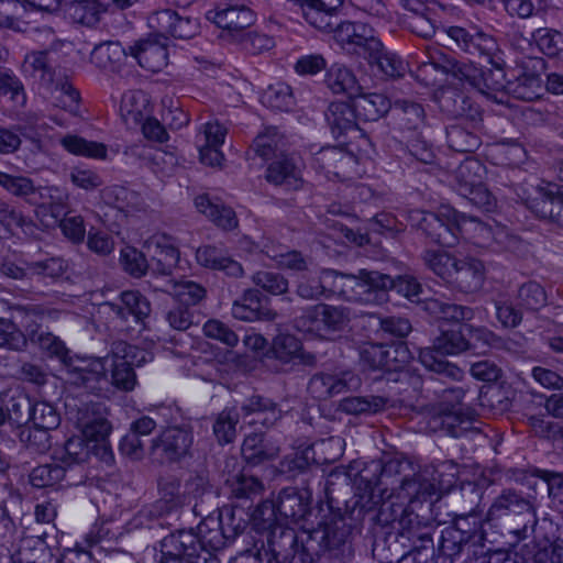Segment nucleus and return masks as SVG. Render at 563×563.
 <instances>
[{
    "label": "nucleus",
    "instance_id": "36",
    "mask_svg": "<svg viewBox=\"0 0 563 563\" xmlns=\"http://www.w3.org/2000/svg\"><path fill=\"white\" fill-rule=\"evenodd\" d=\"M100 199L108 206L123 212L139 211L144 201L141 195L122 185H110L100 190Z\"/></svg>",
    "mask_w": 563,
    "mask_h": 563
},
{
    "label": "nucleus",
    "instance_id": "8",
    "mask_svg": "<svg viewBox=\"0 0 563 563\" xmlns=\"http://www.w3.org/2000/svg\"><path fill=\"white\" fill-rule=\"evenodd\" d=\"M312 489L303 487L283 488L276 501H265L258 508V512L267 522H284V525L300 523L310 512Z\"/></svg>",
    "mask_w": 563,
    "mask_h": 563
},
{
    "label": "nucleus",
    "instance_id": "62",
    "mask_svg": "<svg viewBox=\"0 0 563 563\" xmlns=\"http://www.w3.org/2000/svg\"><path fill=\"white\" fill-rule=\"evenodd\" d=\"M462 238L472 240L477 246H490V234L493 222H483L475 217L462 213L461 219Z\"/></svg>",
    "mask_w": 563,
    "mask_h": 563
},
{
    "label": "nucleus",
    "instance_id": "23",
    "mask_svg": "<svg viewBox=\"0 0 563 563\" xmlns=\"http://www.w3.org/2000/svg\"><path fill=\"white\" fill-rule=\"evenodd\" d=\"M361 378L353 372L338 374L318 373L309 382L308 390L316 399L324 400L344 391L357 389Z\"/></svg>",
    "mask_w": 563,
    "mask_h": 563
},
{
    "label": "nucleus",
    "instance_id": "2",
    "mask_svg": "<svg viewBox=\"0 0 563 563\" xmlns=\"http://www.w3.org/2000/svg\"><path fill=\"white\" fill-rule=\"evenodd\" d=\"M495 316L505 329H515L523 320V313H534L548 305L544 287L537 280L519 284L512 294L498 292L494 299Z\"/></svg>",
    "mask_w": 563,
    "mask_h": 563
},
{
    "label": "nucleus",
    "instance_id": "17",
    "mask_svg": "<svg viewBox=\"0 0 563 563\" xmlns=\"http://www.w3.org/2000/svg\"><path fill=\"white\" fill-rule=\"evenodd\" d=\"M428 66H432L443 74L452 75L455 79L467 82L472 87H482V82L486 80L475 63L457 60L437 47L428 51L426 59L420 62L419 69L422 70Z\"/></svg>",
    "mask_w": 563,
    "mask_h": 563
},
{
    "label": "nucleus",
    "instance_id": "40",
    "mask_svg": "<svg viewBox=\"0 0 563 563\" xmlns=\"http://www.w3.org/2000/svg\"><path fill=\"white\" fill-rule=\"evenodd\" d=\"M197 210L223 230H233L238 227L234 210L223 203L216 202L208 195H200L195 199Z\"/></svg>",
    "mask_w": 563,
    "mask_h": 563
},
{
    "label": "nucleus",
    "instance_id": "6",
    "mask_svg": "<svg viewBox=\"0 0 563 563\" xmlns=\"http://www.w3.org/2000/svg\"><path fill=\"white\" fill-rule=\"evenodd\" d=\"M487 516L489 519L508 516L520 518L521 525L510 530L517 542L531 537L538 522L531 497L510 488L504 489L494 499Z\"/></svg>",
    "mask_w": 563,
    "mask_h": 563
},
{
    "label": "nucleus",
    "instance_id": "20",
    "mask_svg": "<svg viewBox=\"0 0 563 563\" xmlns=\"http://www.w3.org/2000/svg\"><path fill=\"white\" fill-rule=\"evenodd\" d=\"M395 503L388 494L383 492L378 484L367 485L366 482L361 481V476H357V486L354 496L346 503V511L349 519L353 522H361L365 515L377 510L376 518L383 504Z\"/></svg>",
    "mask_w": 563,
    "mask_h": 563
},
{
    "label": "nucleus",
    "instance_id": "9",
    "mask_svg": "<svg viewBox=\"0 0 563 563\" xmlns=\"http://www.w3.org/2000/svg\"><path fill=\"white\" fill-rule=\"evenodd\" d=\"M390 285L389 275L360 269L357 274L341 273L339 296L350 301L382 305L387 301L384 289Z\"/></svg>",
    "mask_w": 563,
    "mask_h": 563
},
{
    "label": "nucleus",
    "instance_id": "55",
    "mask_svg": "<svg viewBox=\"0 0 563 563\" xmlns=\"http://www.w3.org/2000/svg\"><path fill=\"white\" fill-rule=\"evenodd\" d=\"M0 97H7L16 108L25 106L27 96L22 80L9 67L0 66Z\"/></svg>",
    "mask_w": 563,
    "mask_h": 563
},
{
    "label": "nucleus",
    "instance_id": "51",
    "mask_svg": "<svg viewBox=\"0 0 563 563\" xmlns=\"http://www.w3.org/2000/svg\"><path fill=\"white\" fill-rule=\"evenodd\" d=\"M60 145L74 155L92 159H107L108 148L103 143L88 141L78 135L67 134L62 137Z\"/></svg>",
    "mask_w": 563,
    "mask_h": 563
},
{
    "label": "nucleus",
    "instance_id": "5",
    "mask_svg": "<svg viewBox=\"0 0 563 563\" xmlns=\"http://www.w3.org/2000/svg\"><path fill=\"white\" fill-rule=\"evenodd\" d=\"M462 212L450 206H441L437 212L415 210L410 220L431 242L445 247H453L462 238Z\"/></svg>",
    "mask_w": 563,
    "mask_h": 563
},
{
    "label": "nucleus",
    "instance_id": "41",
    "mask_svg": "<svg viewBox=\"0 0 563 563\" xmlns=\"http://www.w3.org/2000/svg\"><path fill=\"white\" fill-rule=\"evenodd\" d=\"M285 140L276 128H267L253 141L251 148L246 152L247 158L260 156L267 161L283 154Z\"/></svg>",
    "mask_w": 563,
    "mask_h": 563
},
{
    "label": "nucleus",
    "instance_id": "48",
    "mask_svg": "<svg viewBox=\"0 0 563 563\" xmlns=\"http://www.w3.org/2000/svg\"><path fill=\"white\" fill-rule=\"evenodd\" d=\"M89 440L81 435H73L54 452V459L65 465L85 464L90 455Z\"/></svg>",
    "mask_w": 563,
    "mask_h": 563
},
{
    "label": "nucleus",
    "instance_id": "13",
    "mask_svg": "<svg viewBox=\"0 0 563 563\" xmlns=\"http://www.w3.org/2000/svg\"><path fill=\"white\" fill-rule=\"evenodd\" d=\"M410 358V352L404 344L386 345L364 343L358 347L360 365L371 371L405 373L402 368Z\"/></svg>",
    "mask_w": 563,
    "mask_h": 563
},
{
    "label": "nucleus",
    "instance_id": "29",
    "mask_svg": "<svg viewBox=\"0 0 563 563\" xmlns=\"http://www.w3.org/2000/svg\"><path fill=\"white\" fill-rule=\"evenodd\" d=\"M484 280L483 262L474 257H465L456 260V265L448 283L462 292H473L482 288Z\"/></svg>",
    "mask_w": 563,
    "mask_h": 563
},
{
    "label": "nucleus",
    "instance_id": "1",
    "mask_svg": "<svg viewBox=\"0 0 563 563\" xmlns=\"http://www.w3.org/2000/svg\"><path fill=\"white\" fill-rule=\"evenodd\" d=\"M378 522L387 526L394 525L402 545L408 547L409 553H421L423 550L433 551L434 519L413 511L412 508H404L397 503L383 504Z\"/></svg>",
    "mask_w": 563,
    "mask_h": 563
},
{
    "label": "nucleus",
    "instance_id": "37",
    "mask_svg": "<svg viewBox=\"0 0 563 563\" xmlns=\"http://www.w3.org/2000/svg\"><path fill=\"white\" fill-rule=\"evenodd\" d=\"M148 99L142 90H128L121 95L119 113L130 129L139 126L147 114Z\"/></svg>",
    "mask_w": 563,
    "mask_h": 563
},
{
    "label": "nucleus",
    "instance_id": "57",
    "mask_svg": "<svg viewBox=\"0 0 563 563\" xmlns=\"http://www.w3.org/2000/svg\"><path fill=\"white\" fill-rule=\"evenodd\" d=\"M0 187L14 197L22 198L30 203H36L33 197L37 192V187L26 176L0 170Z\"/></svg>",
    "mask_w": 563,
    "mask_h": 563
},
{
    "label": "nucleus",
    "instance_id": "31",
    "mask_svg": "<svg viewBox=\"0 0 563 563\" xmlns=\"http://www.w3.org/2000/svg\"><path fill=\"white\" fill-rule=\"evenodd\" d=\"M159 552L163 555L187 556L190 559L206 558L208 552L200 553L197 533L190 529L170 532L159 541Z\"/></svg>",
    "mask_w": 563,
    "mask_h": 563
},
{
    "label": "nucleus",
    "instance_id": "38",
    "mask_svg": "<svg viewBox=\"0 0 563 563\" xmlns=\"http://www.w3.org/2000/svg\"><path fill=\"white\" fill-rule=\"evenodd\" d=\"M244 418L253 416L249 423H261L264 427H272L282 417V410L277 405L262 396H252L241 407Z\"/></svg>",
    "mask_w": 563,
    "mask_h": 563
},
{
    "label": "nucleus",
    "instance_id": "53",
    "mask_svg": "<svg viewBox=\"0 0 563 563\" xmlns=\"http://www.w3.org/2000/svg\"><path fill=\"white\" fill-rule=\"evenodd\" d=\"M365 59L389 78L402 77L407 70V64L402 58L396 53L385 49L382 42L377 53H369Z\"/></svg>",
    "mask_w": 563,
    "mask_h": 563
},
{
    "label": "nucleus",
    "instance_id": "14",
    "mask_svg": "<svg viewBox=\"0 0 563 563\" xmlns=\"http://www.w3.org/2000/svg\"><path fill=\"white\" fill-rule=\"evenodd\" d=\"M207 19L228 35L239 40L255 22L254 12L241 0H227L206 13Z\"/></svg>",
    "mask_w": 563,
    "mask_h": 563
},
{
    "label": "nucleus",
    "instance_id": "28",
    "mask_svg": "<svg viewBox=\"0 0 563 563\" xmlns=\"http://www.w3.org/2000/svg\"><path fill=\"white\" fill-rule=\"evenodd\" d=\"M21 70L25 77L34 79L46 90H53L58 78L64 75L60 69L53 66L46 49L26 54Z\"/></svg>",
    "mask_w": 563,
    "mask_h": 563
},
{
    "label": "nucleus",
    "instance_id": "61",
    "mask_svg": "<svg viewBox=\"0 0 563 563\" xmlns=\"http://www.w3.org/2000/svg\"><path fill=\"white\" fill-rule=\"evenodd\" d=\"M467 331V340L472 343L471 350L477 347V343L486 347L501 349L511 351L515 342L510 339H503L485 327H474L472 324H464Z\"/></svg>",
    "mask_w": 563,
    "mask_h": 563
},
{
    "label": "nucleus",
    "instance_id": "16",
    "mask_svg": "<svg viewBox=\"0 0 563 563\" xmlns=\"http://www.w3.org/2000/svg\"><path fill=\"white\" fill-rule=\"evenodd\" d=\"M333 33L335 41L344 51L364 58L369 53H377L380 46V40L366 23L340 20Z\"/></svg>",
    "mask_w": 563,
    "mask_h": 563
},
{
    "label": "nucleus",
    "instance_id": "33",
    "mask_svg": "<svg viewBox=\"0 0 563 563\" xmlns=\"http://www.w3.org/2000/svg\"><path fill=\"white\" fill-rule=\"evenodd\" d=\"M21 0H0V29L26 33L33 23V12Z\"/></svg>",
    "mask_w": 563,
    "mask_h": 563
},
{
    "label": "nucleus",
    "instance_id": "18",
    "mask_svg": "<svg viewBox=\"0 0 563 563\" xmlns=\"http://www.w3.org/2000/svg\"><path fill=\"white\" fill-rule=\"evenodd\" d=\"M192 431L186 427H169L152 441V454L161 462H179L190 456Z\"/></svg>",
    "mask_w": 563,
    "mask_h": 563
},
{
    "label": "nucleus",
    "instance_id": "12",
    "mask_svg": "<svg viewBox=\"0 0 563 563\" xmlns=\"http://www.w3.org/2000/svg\"><path fill=\"white\" fill-rule=\"evenodd\" d=\"M518 199L538 218L563 227V188L549 185L534 189V196L525 187L516 189Z\"/></svg>",
    "mask_w": 563,
    "mask_h": 563
},
{
    "label": "nucleus",
    "instance_id": "22",
    "mask_svg": "<svg viewBox=\"0 0 563 563\" xmlns=\"http://www.w3.org/2000/svg\"><path fill=\"white\" fill-rule=\"evenodd\" d=\"M438 478L429 477V471L405 475L397 486L394 498L404 508H412L417 503H424L437 493Z\"/></svg>",
    "mask_w": 563,
    "mask_h": 563
},
{
    "label": "nucleus",
    "instance_id": "46",
    "mask_svg": "<svg viewBox=\"0 0 563 563\" xmlns=\"http://www.w3.org/2000/svg\"><path fill=\"white\" fill-rule=\"evenodd\" d=\"M387 399L382 396H350L341 399L339 410L352 416H372L385 410Z\"/></svg>",
    "mask_w": 563,
    "mask_h": 563
},
{
    "label": "nucleus",
    "instance_id": "45",
    "mask_svg": "<svg viewBox=\"0 0 563 563\" xmlns=\"http://www.w3.org/2000/svg\"><path fill=\"white\" fill-rule=\"evenodd\" d=\"M485 176V165L474 157H467L455 170L454 179L457 194L470 192V188L479 186L484 181Z\"/></svg>",
    "mask_w": 563,
    "mask_h": 563
},
{
    "label": "nucleus",
    "instance_id": "4",
    "mask_svg": "<svg viewBox=\"0 0 563 563\" xmlns=\"http://www.w3.org/2000/svg\"><path fill=\"white\" fill-rule=\"evenodd\" d=\"M464 324L442 328L434 339L432 347L421 349L420 363L430 372L453 380H461L463 372L455 364L444 360V355H457L471 350L472 343L464 333Z\"/></svg>",
    "mask_w": 563,
    "mask_h": 563
},
{
    "label": "nucleus",
    "instance_id": "27",
    "mask_svg": "<svg viewBox=\"0 0 563 563\" xmlns=\"http://www.w3.org/2000/svg\"><path fill=\"white\" fill-rule=\"evenodd\" d=\"M266 179L286 191L299 190L303 185L301 168L294 155L282 154L275 157L266 169Z\"/></svg>",
    "mask_w": 563,
    "mask_h": 563
},
{
    "label": "nucleus",
    "instance_id": "19",
    "mask_svg": "<svg viewBox=\"0 0 563 563\" xmlns=\"http://www.w3.org/2000/svg\"><path fill=\"white\" fill-rule=\"evenodd\" d=\"M148 25L156 30L166 41L167 36L189 40L199 33V22L196 18L164 9L148 16Z\"/></svg>",
    "mask_w": 563,
    "mask_h": 563
},
{
    "label": "nucleus",
    "instance_id": "52",
    "mask_svg": "<svg viewBox=\"0 0 563 563\" xmlns=\"http://www.w3.org/2000/svg\"><path fill=\"white\" fill-rule=\"evenodd\" d=\"M55 104L69 114L77 117L80 112V93L73 86L68 76L64 74L54 85L53 90Z\"/></svg>",
    "mask_w": 563,
    "mask_h": 563
},
{
    "label": "nucleus",
    "instance_id": "43",
    "mask_svg": "<svg viewBox=\"0 0 563 563\" xmlns=\"http://www.w3.org/2000/svg\"><path fill=\"white\" fill-rule=\"evenodd\" d=\"M446 143L454 152L473 153L481 146L482 140L466 122L461 121L446 128Z\"/></svg>",
    "mask_w": 563,
    "mask_h": 563
},
{
    "label": "nucleus",
    "instance_id": "35",
    "mask_svg": "<svg viewBox=\"0 0 563 563\" xmlns=\"http://www.w3.org/2000/svg\"><path fill=\"white\" fill-rule=\"evenodd\" d=\"M358 121L374 122L391 110V101L383 93L360 90L352 97Z\"/></svg>",
    "mask_w": 563,
    "mask_h": 563
},
{
    "label": "nucleus",
    "instance_id": "59",
    "mask_svg": "<svg viewBox=\"0 0 563 563\" xmlns=\"http://www.w3.org/2000/svg\"><path fill=\"white\" fill-rule=\"evenodd\" d=\"M429 423L432 430L442 431L453 438L465 437L471 431V422L454 412L433 416Z\"/></svg>",
    "mask_w": 563,
    "mask_h": 563
},
{
    "label": "nucleus",
    "instance_id": "24",
    "mask_svg": "<svg viewBox=\"0 0 563 563\" xmlns=\"http://www.w3.org/2000/svg\"><path fill=\"white\" fill-rule=\"evenodd\" d=\"M467 519H460L454 527H448L442 531L439 543V555L446 558L451 563L462 553L465 545L476 544L484 539L483 532L474 529H466Z\"/></svg>",
    "mask_w": 563,
    "mask_h": 563
},
{
    "label": "nucleus",
    "instance_id": "42",
    "mask_svg": "<svg viewBox=\"0 0 563 563\" xmlns=\"http://www.w3.org/2000/svg\"><path fill=\"white\" fill-rule=\"evenodd\" d=\"M327 87L336 95H346L352 99L355 93L362 90L353 71L342 64H333L325 74Z\"/></svg>",
    "mask_w": 563,
    "mask_h": 563
},
{
    "label": "nucleus",
    "instance_id": "50",
    "mask_svg": "<svg viewBox=\"0 0 563 563\" xmlns=\"http://www.w3.org/2000/svg\"><path fill=\"white\" fill-rule=\"evenodd\" d=\"M426 310L440 319L457 323V325L462 321L474 318V310L471 307L444 301L439 298L426 300Z\"/></svg>",
    "mask_w": 563,
    "mask_h": 563
},
{
    "label": "nucleus",
    "instance_id": "15",
    "mask_svg": "<svg viewBox=\"0 0 563 563\" xmlns=\"http://www.w3.org/2000/svg\"><path fill=\"white\" fill-rule=\"evenodd\" d=\"M406 471H411V464L404 459L394 456L387 460L371 461L362 471L360 476L362 482L367 485L378 484L388 497L394 498L397 486L405 475Z\"/></svg>",
    "mask_w": 563,
    "mask_h": 563
},
{
    "label": "nucleus",
    "instance_id": "10",
    "mask_svg": "<svg viewBox=\"0 0 563 563\" xmlns=\"http://www.w3.org/2000/svg\"><path fill=\"white\" fill-rule=\"evenodd\" d=\"M108 309L122 331H142L151 316L152 307L150 300L137 290L122 291L113 301L102 305Z\"/></svg>",
    "mask_w": 563,
    "mask_h": 563
},
{
    "label": "nucleus",
    "instance_id": "7",
    "mask_svg": "<svg viewBox=\"0 0 563 563\" xmlns=\"http://www.w3.org/2000/svg\"><path fill=\"white\" fill-rule=\"evenodd\" d=\"M107 360L108 357L78 355L71 352L62 364L66 382L84 388L89 394L101 395L109 384Z\"/></svg>",
    "mask_w": 563,
    "mask_h": 563
},
{
    "label": "nucleus",
    "instance_id": "60",
    "mask_svg": "<svg viewBox=\"0 0 563 563\" xmlns=\"http://www.w3.org/2000/svg\"><path fill=\"white\" fill-rule=\"evenodd\" d=\"M69 19L87 26H93L99 22L101 4L97 0H75L66 9Z\"/></svg>",
    "mask_w": 563,
    "mask_h": 563
},
{
    "label": "nucleus",
    "instance_id": "64",
    "mask_svg": "<svg viewBox=\"0 0 563 563\" xmlns=\"http://www.w3.org/2000/svg\"><path fill=\"white\" fill-rule=\"evenodd\" d=\"M262 103L273 110L289 111L295 104L292 90L285 82L271 85L262 95Z\"/></svg>",
    "mask_w": 563,
    "mask_h": 563
},
{
    "label": "nucleus",
    "instance_id": "26",
    "mask_svg": "<svg viewBox=\"0 0 563 563\" xmlns=\"http://www.w3.org/2000/svg\"><path fill=\"white\" fill-rule=\"evenodd\" d=\"M129 51L142 68L153 73L162 70L168 63L167 44L158 33L139 40Z\"/></svg>",
    "mask_w": 563,
    "mask_h": 563
},
{
    "label": "nucleus",
    "instance_id": "49",
    "mask_svg": "<svg viewBox=\"0 0 563 563\" xmlns=\"http://www.w3.org/2000/svg\"><path fill=\"white\" fill-rule=\"evenodd\" d=\"M143 249L151 257L150 261H164L167 267H176L179 261V251L166 234L152 235L144 242Z\"/></svg>",
    "mask_w": 563,
    "mask_h": 563
},
{
    "label": "nucleus",
    "instance_id": "32",
    "mask_svg": "<svg viewBox=\"0 0 563 563\" xmlns=\"http://www.w3.org/2000/svg\"><path fill=\"white\" fill-rule=\"evenodd\" d=\"M232 316L241 321L274 320L277 313L264 305L263 296L257 289H247L231 309Z\"/></svg>",
    "mask_w": 563,
    "mask_h": 563
},
{
    "label": "nucleus",
    "instance_id": "30",
    "mask_svg": "<svg viewBox=\"0 0 563 563\" xmlns=\"http://www.w3.org/2000/svg\"><path fill=\"white\" fill-rule=\"evenodd\" d=\"M197 263L208 269L219 271L228 277L240 278L244 269L240 262L232 258L228 252L220 246L202 245L196 250Z\"/></svg>",
    "mask_w": 563,
    "mask_h": 563
},
{
    "label": "nucleus",
    "instance_id": "56",
    "mask_svg": "<svg viewBox=\"0 0 563 563\" xmlns=\"http://www.w3.org/2000/svg\"><path fill=\"white\" fill-rule=\"evenodd\" d=\"M532 40L538 49L558 60H563V34L551 27H539L532 32Z\"/></svg>",
    "mask_w": 563,
    "mask_h": 563
},
{
    "label": "nucleus",
    "instance_id": "11",
    "mask_svg": "<svg viewBox=\"0 0 563 563\" xmlns=\"http://www.w3.org/2000/svg\"><path fill=\"white\" fill-rule=\"evenodd\" d=\"M439 37L441 41L448 42L450 46L454 45L470 55L486 58L488 63L496 66L500 78H503L500 63L496 60L498 44L492 35L481 31L471 33L461 26H448L439 31Z\"/></svg>",
    "mask_w": 563,
    "mask_h": 563
},
{
    "label": "nucleus",
    "instance_id": "63",
    "mask_svg": "<svg viewBox=\"0 0 563 563\" xmlns=\"http://www.w3.org/2000/svg\"><path fill=\"white\" fill-rule=\"evenodd\" d=\"M24 402L33 427L53 430L59 424V415L51 404L46 401L32 404L30 399H24Z\"/></svg>",
    "mask_w": 563,
    "mask_h": 563
},
{
    "label": "nucleus",
    "instance_id": "34",
    "mask_svg": "<svg viewBox=\"0 0 563 563\" xmlns=\"http://www.w3.org/2000/svg\"><path fill=\"white\" fill-rule=\"evenodd\" d=\"M11 318L24 329L23 333L26 336V343L31 339L32 333L40 332L43 327L42 322L51 317L54 311L37 303H15L10 306Z\"/></svg>",
    "mask_w": 563,
    "mask_h": 563
},
{
    "label": "nucleus",
    "instance_id": "54",
    "mask_svg": "<svg viewBox=\"0 0 563 563\" xmlns=\"http://www.w3.org/2000/svg\"><path fill=\"white\" fill-rule=\"evenodd\" d=\"M126 57V51L119 42H107L95 46L91 62L102 69H117Z\"/></svg>",
    "mask_w": 563,
    "mask_h": 563
},
{
    "label": "nucleus",
    "instance_id": "58",
    "mask_svg": "<svg viewBox=\"0 0 563 563\" xmlns=\"http://www.w3.org/2000/svg\"><path fill=\"white\" fill-rule=\"evenodd\" d=\"M29 342L36 345L48 357L58 360L60 364H63L71 353L64 341L44 329L37 333H32Z\"/></svg>",
    "mask_w": 563,
    "mask_h": 563
},
{
    "label": "nucleus",
    "instance_id": "39",
    "mask_svg": "<svg viewBox=\"0 0 563 563\" xmlns=\"http://www.w3.org/2000/svg\"><path fill=\"white\" fill-rule=\"evenodd\" d=\"M325 120L334 137H340L357 126V114L353 104L347 102H332L325 112Z\"/></svg>",
    "mask_w": 563,
    "mask_h": 563
},
{
    "label": "nucleus",
    "instance_id": "3",
    "mask_svg": "<svg viewBox=\"0 0 563 563\" xmlns=\"http://www.w3.org/2000/svg\"><path fill=\"white\" fill-rule=\"evenodd\" d=\"M352 523L345 516L331 512L324 516L316 528L305 529L307 549L321 555L346 563L353 556L351 544Z\"/></svg>",
    "mask_w": 563,
    "mask_h": 563
},
{
    "label": "nucleus",
    "instance_id": "47",
    "mask_svg": "<svg viewBox=\"0 0 563 563\" xmlns=\"http://www.w3.org/2000/svg\"><path fill=\"white\" fill-rule=\"evenodd\" d=\"M198 539L200 553L208 552L214 555V552L223 549L230 540L221 529V522L209 518L198 526Z\"/></svg>",
    "mask_w": 563,
    "mask_h": 563
},
{
    "label": "nucleus",
    "instance_id": "21",
    "mask_svg": "<svg viewBox=\"0 0 563 563\" xmlns=\"http://www.w3.org/2000/svg\"><path fill=\"white\" fill-rule=\"evenodd\" d=\"M108 409L100 401L80 402L74 416L77 428L89 441H103L111 432Z\"/></svg>",
    "mask_w": 563,
    "mask_h": 563
},
{
    "label": "nucleus",
    "instance_id": "44",
    "mask_svg": "<svg viewBox=\"0 0 563 563\" xmlns=\"http://www.w3.org/2000/svg\"><path fill=\"white\" fill-rule=\"evenodd\" d=\"M391 111L401 129L416 131L423 126L426 112L421 103L410 99H396Z\"/></svg>",
    "mask_w": 563,
    "mask_h": 563
},
{
    "label": "nucleus",
    "instance_id": "25",
    "mask_svg": "<svg viewBox=\"0 0 563 563\" xmlns=\"http://www.w3.org/2000/svg\"><path fill=\"white\" fill-rule=\"evenodd\" d=\"M269 532L267 536L265 555L267 560L275 563H287L294 556L298 548V536L294 528L284 522H268Z\"/></svg>",
    "mask_w": 563,
    "mask_h": 563
}]
</instances>
